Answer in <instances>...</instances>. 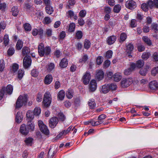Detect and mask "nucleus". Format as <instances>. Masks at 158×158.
<instances>
[{
	"label": "nucleus",
	"instance_id": "25",
	"mask_svg": "<svg viewBox=\"0 0 158 158\" xmlns=\"http://www.w3.org/2000/svg\"><path fill=\"white\" fill-rule=\"evenodd\" d=\"M109 90V85H104L102 86L100 91L103 94H106Z\"/></svg>",
	"mask_w": 158,
	"mask_h": 158
},
{
	"label": "nucleus",
	"instance_id": "2",
	"mask_svg": "<svg viewBox=\"0 0 158 158\" xmlns=\"http://www.w3.org/2000/svg\"><path fill=\"white\" fill-rule=\"evenodd\" d=\"M28 99V95L24 94L23 95H20L18 98L16 102L15 108H18L21 107L23 105H25Z\"/></svg>",
	"mask_w": 158,
	"mask_h": 158
},
{
	"label": "nucleus",
	"instance_id": "1",
	"mask_svg": "<svg viewBox=\"0 0 158 158\" xmlns=\"http://www.w3.org/2000/svg\"><path fill=\"white\" fill-rule=\"evenodd\" d=\"M51 49L48 46H46L45 48L43 44L41 43L38 46V52L39 55L41 56H43L44 55H49L51 52Z\"/></svg>",
	"mask_w": 158,
	"mask_h": 158
},
{
	"label": "nucleus",
	"instance_id": "21",
	"mask_svg": "<svg viewBox=\"0 0 158 158\" xmlns=\"http://www.w3.org/2000/svg\"><path fill=\"white\" fill-rule=\"evenodd\" d=\"M114 80L116 82L119 81L122 78V76L121 73H116L113 75Z\"/></svg>",
	"mask_w": 158,
	"mask_h": 158
},
{
	"label": "nucleus",
	"instance_id": "57",
	"mask_svg": "<svg viewBox=\"0 0 158 158\" xmlns=\"http://www.w3.org/2000/svg\"><path fill=\"white\" fill-rule=\"evenodd\" d=\"M150 55V54L149 53L144 52L142 56V58L143 59L146 60L149 58Z\"/></svg>",
	"mask_w": 158,
	"mask_h": 158
},
{
	"label": "nucleus",
	"instance_id": "43",
	"mask_svg": "<svg viewBox=\"0 0 158 158\" xmlns=\"http://www.w3.org/2000/svg\"><path fill=\"white\" fill-rule=\"evenodd\" d=\"M142 9L144 11H147L148 9V6L147 2L146 3H143L141 6Z\"/></svg>",
	"mask_w": 158,
	"mask_h": 158
},
{
	"label": "nucleus",
	"instance_id": "44",
	"mask_svg": "<svg viewBox=\"0 0 158 158\" xmlns=\"http://www.w3.org/2000/svg\"><path fill=\"white\" fill-rule=\"evenodd\" d=\"M41 113L40 108L39 107H36L34 110V115L38 116Z\"/></svg>",
	"mask_w": 158,
	"mask_h": 158
},
{
	"label": "nucleus",
	"instance_id": "30",
	"mask_svg": "<svg viewBox=\"0 0 158 158\" xmlns=\"http://www.w3.org/2000/svg\"><path fill=\"white\" fill-rule=\"evenodd\" d=\"M149 68V66H147L144 68L141 69L139 71L140 74L142 76L146 75Z\"/></svg>",
	"mask_w": 158,
	"mask_h": 158
},
{
	"label": "nucleus",
	"instance_id": "62",
	"mask_svg": "<svg viewBox=\"0 0 158 158\" xmlns=\"http://www.w3.org/2000/svg\"><path fill=\"white\" fill-rule=\"evenodd\" d=\"M103 58L102 56H99L97 59V63L98 65L100 64L102 62Z\"/></svg>",
	"mask_w": 158,
	"mask_h": 158
},
{
	"label": "nucleus",
	"instance_id": "7",
	"mask_svg": "<svg viewBox=\"0 0 158 158\" xmlns=\"http://www.w3.org/2000/svg\"><path fill=\"white\" fill-rule=\"evenodd\" d=\"M19 131L21 135L24 136L27 135L29 132L26 125L25 124H23L21 126Z\"/></svg>",
	"mask_w": 158,
	"mask_h": 158
},
{
	"label": "nucleus",
	"instance_id": "14",
	"mask_svg": "<svg viewBox=\"0 0 158 158\" xmlns=\"http://www.w3.org/2000/svg\"><path fill=\"white\" fill-rule=\"evenodd\" d=\"M149 7L152 9L154 7L158 8V0H149L147 2Z\"/></svg>",
	"mask_w": 158,
	"mask_h": 158
},
{
	"label": "nucleus",
	"instance_id": "22",
	"mask_svg": "<svg viewBox=\"0 0 158 158\" xmlns=\"http://www.w3.org/2000/svg\"><path fill=\"white\" fill-rule=\"evenodd\" d=\"M3 88H5V90L4 91L5 93H6L9 94H12L13 90V87L11 85H9L6 87H3Z\"/></svg>",
	"mask_w": 158,
	"mask_h": 158
},
{
	"label": "nucleus",
	"instance_id": "23",
	"mask_svg": "<svg viewBox=\"0 0 158 158\" xmlns=\"http://www.w3.org/2000/svg\"><path fill=\"white\" fill-rule=\"evenodd\" d=\"M19 67L18 64L16 63L13 64L10 68V71L13 73L16 72Z\"/></svg>",
	"mask_w": 158,
	"mask_h": 158
},
{
	"label": "nucleus",
	"instance_id": "9",
	"mask_svg": "<svg viewBox=\"0 0 158 158\" xmlns=\"http://www.w3.org/2000/svg\"><path fill=\"white\" fill-rule=\"evenodd\" d=\"M125 6L128 9L132 10L136 7V4L132 0H129L126 2Z\"/></svg>",
	"mask_w": 158,
	"mask_h": 158
},
{
	"label": "nucleus",
	"instance_id": "53",
	"mask_svg": "<svg viewBox=\"0 0 158 158\" xmlns=\"http://www.w3.org/2000/svg\"><path fill=\"white\" fill-rule=\"evenodd\" d=\"M109 90L110 89L112 90H115L117 88V85L114 83H112L109 85Z\"/></svg>",
	"mask_w": 158,
	"mask_h": 158
},
{
	"label": "nucleus",
	"instance_id": "17",
	"mask_svg": "<svg viewBox=\"0 0 158 158\" xmlns=\"http://www.w3.org/2000/svg\"><path fill=\"white\" fill-rule=\"evenodd\" d=\"M96 73V78L98 80L100 81L103 79L104 73L102 70H97Z\"/></svg>",
	"mask_w": 158,
	"mask_h": 158
},
{
	"label": "nucleus",
	"instance_id": "61",
	"mask_svg": "<svg viewBox=\"0 0 158 158\" xmlns=\"http://www.w3.org/2000/svg\"><path fill=\"white\" fill-rule=\"evenodd\" d=\"M86 14V12L85 10H82L79 13V15L81 17L83 18L85 16Z\"/></svg>",
	"mask_w": 158,
	"mask_h": 158
},
{
	"label": "nucleus",
	"instance_id": "63",
	"mask_svg": "<svg viewBox=\"0 0 158 158\" xmlns=\"http://www.w3.org/2000/svg\"><path fill=\"white\" fill-rule=\"evenodd\" d=\"M52 30L51 29H47L46 30V35L48 36H51L52 35Z\"/></svg>",
	"mask_w": 158,
	"mask_h": 158
},
{
	"label": "nucleus",
	"instance_id": "64",
	"mask_svg": "<svg viewBox=\"0 0 158 158\" xmlns=\"http://www.w3.org/2000/svg\"><path fill=\"white\" fill-rule=\"evenodd\" d=\"M104 10L106 13L109 14L110 13L111 9L110 7L106 6L104 7Z\"/></svg>",
	"mask_w": 158,
	"mask_h": 158
},
{
	"label": "nucleus",
	"instance_id": "59",
	"mask_svg": "<svg viewBox=\"0 0 158 158\" xmlns=\"http://www.w3.org/2000/svg\"><path fill=\"white\" fill-rule=\"evenodd\" d=\"M31 74L32 76L36 77L38 76V72L37 70L33 69L32 70Z\"/></svg>",
	"mask_w": 158,
	"mask_h": 158
},
{
	"label": "nucleus",
	"instance_id": "52",
	"mask_svg": "<svg viewBox=\"0 0 158 158\" xmlns=\"http://www.w3.org/2000/svg\"><path fill=\"white\" fill-rule=\"evenodd\" d=\"M25 30L27 31H30L31 29V26L28 23H26L24 25Z\"/></svg>",
	"mask_w": 158,
	"mask_h": 158
},
{
	"label": "nucleus",
	"instance_id": "15",
	"mask_svg": "<svg viewBox=\"0 0 158 158\" xmlns=\"http://www.w3.org/2000/svg\"><path fill=\"white\" fill-rule=\"evenodd\" d=\"M26 125L29 131H33L34 130L35 124L32 120H28Z\"/></svg>",
	"mask_w": 158,
	"mask_h": 158
},
{
	"label": "nucleus",
	"instance_id": "60",
	"mask_svg": "<svg viewBox=\"0 0 158 158\" xmlns=\"http://www.w3.org/2000/svg\"><path fill=\"white\" fill-rule=\"evenodd\" d=\"M5 67V64L3 60H1L0 61V71L2 72Z\"/></svg>",
	"mask_w": 158,
	"mask_h": 158
},
{
	"label": "nucleus",
	"instance_id": "28",
	"mask_svg": "<svg viewBox=\"0 0 158 158\" xmlns=\"http://www.w3.org/2000/svg\"><path fill=\"white\" fill-rule=\"evenodd\" d=\"M68 16L69 18H72L73 17V19L76 20L77 19V16L76 15H74V12L71 10H69L67 13Z\"/></svg>",
	"mask_w": 158,
	"mask_h": 158
},
{
	"label": "nucleus",
	"instance_id": "48",
	"mask_svg": "<svg viewBox=\"0 0 158 158\" xmlns=\"http://www.w3.org/2000/svg\"><path fill=\"white\" fill-rule=\"evenodd\" d=\"M24 73V71L21 69L19 70L18 73V78L20 80L23 77Z\"/></svg>",
	"mask_w": 158,
	"mask_h": 158
},
{
	"label": "nucleus",
	"instance_id": "29",
	"mask_svg": "<svg viewBox=\"0 0 158 158\" xmlns=\"http://www.w3.org/2000/svg\"><path fill=\"white\" fill-rule=\"evenodd\" d=\"M88 104L90 109H94L96 107V103L94 99L89 100L88 101Z\"/></svg>",
	"mask_w": 158,
	"mask_h": 158
},
{
	"label": "nucleus",
	"instance_id": "37",
	"mask_svg": "<svg viewBox=\"0 0 158 158\" xmlns=\"http://www.w3.org/2000/svg\"><path fill=\"white\" fill-rule=\"evenodd\" d=\"M143 41L149 46L152 44V41L147 36H144L142 38Z\"/></svg>",
	"mask_w": 158,
	"mask_h": 158
},
{
	"label": "nucleus",
	"instance_id": "5",
	"mask_svg": "<svg viewBox=\"0 0 158 158\" xmlns=\"http://www.w3.org/2000/svg\"><path fill=\"white\" fill-rule=\"evenodd\" d=\"M38 125L41 131L45 135H48L49 133V131L47 127L44 125L42 121L39 120L38 122Z\"/></svg>",
	"mask_w": 158,
	"mask_h": 158
},
{
	"label": "nucleus",
	"instance_id": "58",
	"mask_svg": "<svg viewBox=\"0 0 158 158\" xmlns=\"http://www.w3.org/2000/svg\"><path fill=\"white\" fill-rule=\"evenodd\" d=\"M58 118L61 121H64L65 119V117L63 113H60L58 114Z\"/></svg>",
	"mask_w": 158,
	"mask_h": 158
},
{
	"label": "nucleus",
	"instance_id": "27",
	"mask_svg": "<svg viewBox=\"0 0 158 158\" xmlns=\"http://www.w3.org/2000/svg\"><path fill=\"white\" fill-rule=\"evenodd\" d=\"M65 93L63 90H61L58 93L57 95V98L59 100H63L65 97Z\"/></svg>",
	"mask_w": 158,
	"mask_h": 158
},
{
	"label": "nucleus",
	"instance_id": "31",
	"mask_svg": "<svg viewBox=\"0 0 158 158\" xmlns=\"http://www.w3.org/2000/svg\"><path fill=\"white\" fill-rule=\"evenodd\" d=\"M34 115L33 114V113L31 110H29L27 112L26 114V116L27 118V120H31L33 119L34 118Z\"/></svg>",
	"mask_w": 158,
	"mask_h": 158
},
{
	"label": "nucleus",
	"instance_id": "18",
	"mask_svg": "<svg viewBox=\"0 0 158 158\" xmlns=\"http://www.w3.org/2000/svg\"><path fill=\"white\" fill-rule=\"evenodd\" d=\"M149 87L152 90L158 89V83L156 81L150 82L149 84Z\"/></svg>",
	"mask_w": 158,
	"mask_h": 158
},
{
	"label": "nucleus",
	"instance_id": "54",
	"mask_svg": "<svg viewBox=\"0 0 158 158\" xmlns=\"http://www.w3.org/2000/svg\"><path fill=\"white\" fill-rule=\"evenodd\" d=\"M134 69H132L131 68V65L130 66V68L125 70L124 71V74L126 75H128L131 74L132 71Z\"/></svg>",
	"mask_w": 158,
	"mask_h": 158
},
{
	"label": "nucleus",
	"instance_id": "49",
	"mask_svg": "<svg viewBox=\"0 0 158 158\" xmlns=\"http://www.w3.org/2000/svg\"><path fill=\"white\" fill-rule=\"evenodd\" d=\"M33 140V139L31 137H29L26 139L24 140V142L27 145H29L31 144Z\"/></svg>",
	"mask_w": 158,
	"mask_h": 158
},
{
	"label": "nucleus",
	"instance_id": "6",
	"mask_svg": "<svg viewBox=\"0 0 158 158\" xmlns=\"http://www.w3.org/2000/svg\"><path fill=\"white\" fill-rule=\"evenodd\" d=\"M31 60L30 56H26L23 60V66L25 69L29 67L31 64Z\"/></svg>",
	"mask_w": 158,
	"mask_h": 158
},
{
	"label": "nucleus",
	"instance_id": "50",
	"mask_svg": "<svg viewBox=\"0 0 158 158\" xmlns=\"http://www.w3.org/2000/svg\"><path fill=\"white\" fill-rule=\"evenodd\" d=\"M52 21L50 18L48 17H45L43 20V23L44 24H48L50 23Z\"/></svg>",
	"mask_w": 158,
	"mask_h": 158
},
{
	"label": "nucleus",
	"instance_id": "35",
	"mask_svg": "<svg viewBox=\"0 0 158 158\" xmlns=\"http://www.w3.org/2000/svg\"><path fill=\"white\" fill-rule=\"evenodd\" d=\"M54 67L55 65L53 63H50L48 64L46 66L47 70L49 72L53 70Z\"/></svg>",
	"mask_w": 158,
	"mask_h": 158
},
{
	"label": "nucleus",
	"instance_id": "46",
	"mask_svg": "<svg viewBox=\"0 0 158 158\" xmlns=\"http://www.w3.org/2000/svg\"><path fill=\"white\" fill-rule=\"evenodd\" d=\"M3 40L4 44L6 46L8 44L9 41L8 35L7 34L5 35L3 38Z\"/></svg>",
	"mask_w": 158,
	"mask_h": 158
},
{
	"label": "nucleus",
	"instance_id": "55",
	"mask_svg": "<svg viewBox=\"0 0 158 158\" xmlns=\"http://www.w3.org/2000/svg\"><path fill=\"white\" fill-rule=\"evenodd\" d=\"M88 59V56L87 55H85L82 56V58L80 59L79 60V62L80 63H85Z\"/></svg>",
	"mask_w": 158,
	"mask_h": 158
},
{
	"label": "nucleus",
	"instance_id": "10",
	"mask_svg": "<svg viewBox=\"0 0 158 158\" xmlns=\"http://www.w3.org/2000/svg\"><path fill=\"white\" fill-rule=\"evenodd\" d=\"M144 64V62L142 60H140L136 62L135 64L132 63L131 64V68L132 69H134L136 67L141 68Z\"/></svg>",
	"mask_w": 158,
	"mask_h": 158
},
{
	"label": "nucleus",
	"instance_id": "13",
	"mask_svg": "<svg viewBox=\"0 0 158 158\" xmlns=\"http://www.w3.org/2000/svg\"><path fill=\"white\" fill-rule=\"evenodd\" d=\"M58 122L57 118L53 117L50 119L49 121V126L52 128L55 127L56 125Z\"/></svg>",
	"mask_w": 158,
	"mask_h": 158
},
{
	"label": "nucleus",
	"instance_id": "42",
	"mask_svg": "<svg viewBox=\"0 0 158 158\" xmlns=\"http://www.w3.org/2000/svg\"><path fill=\"white\" fill-rule=\"evenodd\" d=\"M127 37V34L125 33H122L120 35V42H123L125 41Z\"/></svg>",
	"mask_w": 158,
	"mask_h": 158
},
{
	"label": "nucleus",
	"instance_id": "11",
	"mask_svg": "<svg viewBox=\"0 0 158 158\" xmlns=\"http://www.w3.org/2000/svg\"><path fill=\"white\" fill-rule=\"evenodd\" d=\"M134 48V47L133 44L129 43L127 45L126 52L127 53L128 56L131 58L132 56L131 55Z\"/></svg>",
	"mask_w": 158,
	"mask_h": 158
},
{
	"label": "nucleus",
	"instance_id": "19",
	"mask_svg": "<svg viewBox=\"0 0 158 158\" xmlns=\"http://www.w3.org/2000/svg\"><path fill=\"white\" fill-rule=\"evenodd\" d=\"M52 80V76L51 74H48L45 76L44 78V83L46 85H49L51 83Z\"/></svg>",
	"mask_w": 158,
	"mask_h": 158
},
{
	"label": "nucleus",
	"instance_id": "3",
	"mask_svg": "<svg viewBox=\"0 0 158 158\" xmlns=\"http://www.w3.org/2000/svg\"><path fill=\"white\" fill-rule=\"evenodd\" d=\"M52 101V98L50 93L47 92L44 94L43 100V104L45 106L48 107L50 105Z\"/></svg>",
	"mask_w": 158,
	"mask_h": 158
},
{
	"label": "nucleus",
	"instance_id": "36",
	"mask_svg": "<svg viewBox=\"0 0 158 158\" xmlns=\"http://www.w3.org/2000/svg\"><path fill=\"white\" fill-rule=\"evenodd\" d=\"M22 54L23 56L27 55L30 52V49L27 47H24L22 49Z\"/></svg>",
	"mask_w": 158,
	"mask_h": 158
},
{
	"label": "nucleus",
	"instance_id": "16",
	"mask_svg": "<svg viewBox=\"0 0 158 158\" xmlns=\"http://www.w3.org/2000/svg\"><path fill=\"white\" fill-rule=\"evenodd\" d=\"M44 31L42 28L34 29L32 31V34L34 36H36L39 35L41 37L43 35Z\"/></svg>",
	"mask_w": 158,
	"mask_h": 158
},
{
	"label": "nucleus",
	"instance_id": "45",
	"mask_svg": "<svg viewBox=\"0 0 158 158\" xmlns=\"http://www.w3.org/2000/svg\"><path fill=\"white\" fill-rule=\"evenodd\" d=\"M23 46V42L21 40H18L16 45V46L17 49L20 50L21 49Z\"/></svg>",
	"mask_w": 158,
	"mask_h": 158
},
{
	"label": "nucleus",
	"instance_id": "41",
	"mask_svg": "<svg viewBox=\"0 0 158 158\" xmlns=\"http://www.w3.org/2000/svg\"><path fill=\"white\" fill-rule=\"evenodd\" d=\"M121 9V6L119 4H117L114 6L113 11L115 13H118L120 11Z\"/></svg>",
	"mask_w": 158,
	"mask_h": 158
},
{
	"label": "nucleus",
	"instance_id": "24",
	"mask_svg": "<svg viewBox=\"0 0 158 158\" xmlns=\"http://www.w3.org/2000/svg\"><path fill=\"white\" fill-rule=\"evenodd\" d=\"M68 64V61L66 59L63 58L60 62L59 65L61 68H64L66 67Z\"/></svg>",
	"mask_w": 158,
	"mask_h": 158
},
{
	"label": "nucleus",
	"instance_id": "51",
	"mask_svg": "<svg viewBox=\"0 0 158 158\" xmlns=\"http://www.w3.org/2000/svg\"><path fill=\"white\" fill-rule=\"evenodd\" d=\"M151 73L152 75L154 76H155L158 73V67H155L152 69L151 71Z\"/></svg>",
	"mask_w": 158,
	"mask_h": 158
},
{
	"label": "nucleus",
	"instance_id": "33",
	"mask_svg": "<svg viewBox=\"0 0 158 158\" xmlns=\"http://www.w3.org/2000/svg\"><path fill=\"white\" fill-rule=\"evenodd\" d=\"M73 91L71 89H69L66 92V96L68 98H71L73 96Z\"/></svg>",
	"mask_w": 158,
	"mask_h": 158
},
{
	"label": "nucleus",
	"instance_id": "38",
	"mask_svg": "<svg viewBox=\"0 0 158 158\" xmlns=\"http://www.w3.org/2000/svg\"><path fill=\"white\" fill-rule=\"evenodd\" d=\"M75 28V25L74 23L70 24L68 31L69 32H73L74 31Z\"/></svg>",
	"mask_w": 158,
	"mask_h": 158
},
{
	"label": "nucleus",
	"instance_id": "56",
	"mask_svg": "<svg viewBox=\"0 0 158 158\" xmlns=\"http://www.w3.org/2000/svg\"><path fill=\"white\" fill-rule=\"evenodd\" d=\"M15 52V50L14 48H10L7 51L8 55L10 56H12Z\"/></svg>",
	"mask_w": 158,
	"mask_h": 158
},
{
	"label": "nucleus",
	"instance_id": "47",
	"mask_svg": "<svg viewBox=\"0 0 158 158\" xmlns=\"http://www.w3.org/2000/svg\"><path fill=\"white\" fill-rule=\"evenodd\" d=\"M83 36V33L81 31H78L76 32V37L77 39H81Z\"/></svg>",
	"mask_w": 158,
	"mask_h": 158
},
{
	"label": "nucleus",
	"instance_id": "20",
	"mask_svg": "<svg viewBox=\"0 0 158 158\" xmlns=\"http://www.w3.org/2000/svg\"><path fill=\"white\" fill-rule=\"evenodd\" d=\"M116 40V36L112 35L109 37L107 40V42L109 45H111L114 43Z\"/></svg>",
	"mask_w": 158,
	"mask_h": 158
},
{
	"label": "nucleus",
	"instance_id": "8",
	"mask_svg": "<svg viewBox=\"0 0 158 158\" xmlns=\"http://www.w3.org/2000/svg\"><path fill=\"white\" fill-rule=\"evenodd\" d=\"M91 79V74L89 72L86 71L82 77L84 84L87 85L89 83Z\"/></svg>",
	"mask_w": 158,
	"mask_h": 158
},
{
	"label": "nucleus",
	"instance_id": "34",
	"mask_svg": "<svg viewBox=\"0 0 158 158\" xmlns=\"http://www.w3.org/2000/svg\"><path fill=\"white\" fill-rule=\"evenodd\" d=\"M91 43L89 40L86 39L84 43V47L85 48L88 49L90 46Z\"/></svg>",
	"mask_w": 158,
	"mask_h": 158
},
{
	"label": "nucleus",
	"instance_id": "12",
	"mask_svg": "<svg viewBox=\"0 0 158 158\" xmlns=\"http://www.w3.org/2000/svg\"><path fill=\"white\" fill-rule=\"evenodd\" d=\"M97 88V84L96 81L95 80H92L89 84V91L91 92H94Z\"/></svg>",
	"mask_w": 158,
	"mask_h": 158
},
{
	"label": "nucleus",
	"instance_id": "32",
	"mask_svg": "<svg viewBox=\"0 0 158 158\" xmlns=\"http://www.w3.org/2000/svg\"><path fill=\"white\" fill-rule=\"evenodd\" d=\"M45 10L47 13L49 15L51 14L54 10L53 8L50 5H46Z\"/></svg>",
	"mask_w": 158,
	"mask_h": 158
},
{
	"label": "nucleus",
	"instance_id": "26",
	"mask_svg": "<svg viewBox=\"0 0 158 158\" xmlns=\"http://www.w3.org/2000/svg\"><path fill=\"white\" fill-rule=\"evenodd\" d=\"M23 116L22 115L21 113L19 112H18L17 114L15 121L18 123H20L22 120Z\"/></svg>",
	"mask_w": 158,
	"mask_h": 158
},
{
	"label": "nucleus",
	"instance_id": "40",
	"mask_svg": "<svg viewBox=\"0 0 158 158\" xmlns=\"http://www.w3.org/2000/svg\"><path fill=\"white\" fill-rule=\"evenodd\" d=\"M113 52L111 50H110L106 52L104 54V56L107 59H110L112 57Z\"/></svg>",
	"mask_w": 158,
	"mask_h": 158
},
{
	"label": "nucleus",
	"instance_id": "4",
	"mask_svg": "<svg viewBox=\"0 0 158 158\" xmlns=\"http://www.w3.org/2000/svg\"><path fill=\"white\" fill-rule=\"evenodd\" d=\"M133 81V79L131 77L123 78L121 81V85L123 88L127 87L132 83Z\"/></svg>",
	"mask_w": 158,
	"mask_h": 158
},
{
	"label": "nucleus",
	"instance_id": "39",
	"mask_svg": "<svg viewBox=\"0 0 158 158\" xmlns=\"http://www.w3.org/2000/svg\"><path fill=\"white\" fill-rule=\"evenodd\" d=\"M11 11L12 15L15 16H17L18 14L19 11L18 10V8L17 6H14L11 9Z\"/></svg>",
	"mask_w": 158,
	"mask_h": 158
}]
</instances>
